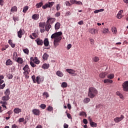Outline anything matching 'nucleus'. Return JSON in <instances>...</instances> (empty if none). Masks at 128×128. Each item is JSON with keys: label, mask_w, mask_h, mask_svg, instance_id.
<instances>
[{"label": "nucleus", "mask_w": 128, "mask_h": 128, "mask_svg": "<svg viewBox=\"0 0 128 128\" xmlns=\"http://www.w3.org/2000/svg\"><path fill=\"white\" fill-rule=\"evenodd\" d=\"M62 32H56L51 36V38H54V44L55 48L58 46V43L62 40Z\"/></svg>", "instance_id": "nucleus-1"}, {"label": "nucleus", "mask_w": 128, "mask_h": 128, "mask_svg": "<svg viewBox=\"0 0 128 128\" xmlns=\"http://www.w3.org/2000/svg\"><path fill=\"white\" fill-rule=\"evenodd\" d=\"M98 94V90L96 88L91 87L88 88V96L90 98H94Z\"/></svg>", "instance_id": "nucleus-2"}, {"label": "nucleus", "mask_w": 128, "mask_h": 128, "mask_svg": "<svg viewBox=\"0 0 128 128\" xmlns=\"http://www.w3.org/2000/svg\"><path fill=\"white\" fill-rule=\"evenodd\" d=\"M66 72L70 74H73L74 76H78V74L76 73V71L72 69L67 68L66 69Z\"/></svg>", "instance_id": "nucleus-3"}, {"label": "nucleus", "mask_w": 128, "mask_h": 128, "mask_svg": "<svg viewBox=\"0 0 128 128\" xmlns=\"http://www.w3.org/2000/svg\"><path fill=\"white\" fill-rule=\"evenodd\" d=\"M23 70L24 71L23 73L24 74H30V67L28 66V65L26 64L23 68Z\"/></svg>", "instance_id": "nucleus-4"}, {"label": "nucleus", "mask_w": 128, "mask_h": 128, "mask_svg": "<svg viewBox=\"0 0 128 128\" xmlns=\"http://www.w3.org/2000/svg\"><path fill=\"white\" fill-rule=\"evenodd\" d=\"M124 118V115H121L120 117H116L114 118V122H122V120Z\"/></svg>", "instance_id": "nucleus-5"}, {"label": "nucleus", "mask_w": 128, "mask_h": 128, "mask_svg": "<svg viewBox=\"0 0 128 128\" xmlns=\"http://www.w3.org/2000/svg\"><path fill=\"white\" fill-rule=\"evenodd\" d=\"M122 86L124 92H128V81H126L123 83Z\"/></svg>", "instance_id": "nucleus-6"}, {"label": "nucleus", "mask_w": 128, "mask_h": 128, "mask_svg": "<svg viewBox=\"0 0 128 128\" xmlns=\"http://www.w3.org/2000/svg\"><path fill=\"white\" fill-rule=\"evenodd\" d=\"M56 22V19L54 18H48V20L46 21V24H52Z\"/></svg>", "instance_id": "nucleus-7"}, {"label": "nucleus", "mask_w": 128, "mask_h": 128, "mask_svg": "<svg viewBox=\"0 0 128 128\" xmlns=\"http://www.w3.org/2000/svg\"><path fill=\"white\" fill-rule=\"evenodd\" d=\"M24 32L22 31V28L18 32V36L20 38H22V34H24Z\"/></svg>", "instance_id": "nucleus-8"}, {"label": "nucleus", "mask_w": 128, "mask_h": 128, "mask_svg": "<svg viewBox=\"0 0 128 128\" xmlns=\"http://www.w3.org/2000/svg\"><path fill=\"white\" fill-rule=\"evenodd\" d=\"M36 42L38 46H42L44 44V42H42V40L39 38L36 39Z\"/></svg>", "instance_id": "nucleus-9"}, {"label": "nucleus", "mask_w": 128, "mask_h": 128, "mask_svg": "<svg viewBox=\"0 0 128 128\" xmlns=\"http://www.w3.org/2000/svg\"><path fill=\"white\" fill-rule=\"evenodd\" d=\"M32 20H38L40 18V15L38 14H34L32 16Z\"/></svg>", "instance_id": "nucleus-10"}, {"label": "nucleus", "mask_w": 128, "mask_h": 128, "mask_svg": "<svg viewBox=\"0 0 128 128\" xmlns=\"http://www.w3.org/2000/svg\"><path fill=\"white\" fill-rule=\"evenodd\" d=\"M32 112H33L34 114H35V116H40V110L38 109H33Z\"/></svg>", "instance_id": "nucleus-11"}, {"label": "nucleus", "mask_w": 128, "mask_h": 128, "mask_svg": "<svg viewBox=\"0 0 128 128\" xmlns=\"http://www.w3.org/2000/svg\"><path fill=\"white\" fill-rule=\"evenodd\" d=\"M124 12V10H120L118 12V14L116 16L117 18L120 19L122 18V13Z\"/></svg>", "instance_id": "nucleus-12"}, {"label": "nucleus", "mask_w": 128, "mask_h": 128, "mask_svg": "<svg viewBox=\"0 0 128 128\" xmlns=\"http://www.w3.org/2000/svg\"><path fill=\"white\" fill-rule=\"evenodd\" d=\"M50 28H52L50 24V23H46V24L45 26L46 30V32H49Z\"/></svg>", "instance_id": "nucleus-13"}, {"label": "nucleus", "mask_w": 128, "mask_h": 128, "mask_svg": "<svg viewBox=\"0 0 128 128\" xmlns=\"http://www.w3.org/2000/svg\"><path fill=\"white\" fill-rule=\"evenodd\" d=\"M90 32L92 34H95L96 33L98 34V30H95L94 28H91L90 30Z\"/></svg>", "instance_id": "nucleus-14"}, {"label": "nucleus", "mask_w": 128, "mask_h": 128, "mask_svg": "<svg viewBox=\"0 0 128 128\" xmlns=\"http://www.w3.org/2000/svg\"><path fill=\"white\" fill-rule=\"evenodd\" d=\"M44 44L45 46H48V44H50V42H48V39L46 38L44 40Z\"/></svg>", "instance_id": "nucleus-15"}, {"label": "nucleus", "mask_w": 128, "mask_h": 128, "mask_svg": "<svg viewBox=\"0 0 128 128\" xmlns=\"http://www.w3.org/2000/svg\"><path fill=\"white\" fill-rule=\"evenodd\" d=\"M0 104H2V106L3 108H6V105L8 104V102H2L1 101L0 102Z\"/></svg>", "instance_id": "nucleus-16"}, {"label": "nucleus", "mask_w": 128, "mask_h": 128, "mask_svg": "<svg viewBox=\"0 0 128 128\" xmlns=\"http://www.w3.org/2000/svg\"><path fill=\"white\" fill-rule=\"evenodd\" d=\"M54 28H55V30H60V23L58 22H56V24H55V26H54Z\"/></svg>", "instance_id": "nucleus-17"}, {"label": "nucleus", "mask_w": 128, "mask_h": 128, "mask_svg": "<svg viewBox=\"0 0 128 128\" xmlns=\"http://www.w3.org/2000/svg\"><path fill=\"white\" fill-rule=\"evenodd\" d=\"M2 100L3 102H7V100H10V96H6L2 98Z\"/></svg>", "instance_id": "nucleus-18"}, {"label": "nucleus", "mask_w": 128, "mask_h": 128, "mask_svg": "<svg viewBox=\"0 0 128 128\" xmlns=\"http://www.w3.org/2000/svg\"><path fill=\"white\" fill-rule=\"evenodd\" d=\"M14 114H20V112H22V109L19 108H15L14 110Z\"/></svg>", "instance_id": "nucleus-19"}, {"label": "nucleus", "mask_w": 128, "mask_h": 128, "mask_svg": "<svg viewBox=\"0 0 128 128\" xmlns=\"http://www.w3.org/2000/svg\"><path fill=\"white\" fill-rule=\"evenodd\" d=\"M42 68L44 70H48V68H50V64H44L42 66Z\"/></svg>", "instance_id": "nucleus-20"}, {"label": "nucleus", "mask_w": 128, "mask_h": 128, "mask_svg": "<svg viewBox=\"0 0 128 128\" xmlns=\"http://www.w3.org/2000/svg\"><path fill=\"white\" fill-rule=\"evenodd\" d=\"M56 74L58 76H60V78H62V77L64 76V73H62V72L60 70H58V71L56 72Z\"/></svg>", "instance_id": "nucleus-21"}, {"label": "nucleus", "mask_w": 128, "mask_h": 128, "mask_svg": "<svg viewBox=\"0 0 128 128\" xmlns=\"http://www.w3.org/2000/svg\"><path fill=\"white\" fill-rule=\"evenodd\" d=\"M6 66H12V61L10 59H8L6 62Z\"/></svg>", "instance_id": "nucleus-22"}, {"label": "nucleus", "mask_w": 128, "mask_h": 128, "mask_svg": "<svg viewBox=\"0 0 128 128\" xmlns=\"http://www.w3.org/2000/svg\"><path fill=\"white\" fill-rule=\"evenodd\" d=\"M106 74H108V73L106 72H102L100 74V78H106Z\"/></svg>", "instance_id": "nucleus-23"}, {"label": "nucleus", "mask_w": 128, "mask_h": 128, "mask_svg": "<svg viewBox=\"0 0 128 128\" xmlns=\"http://www.w3.org/2000/svg\"><path fill=\"white\" fill-rule=\"evenodd\" d=\"M17 62L22 64L24 62V60L22 58H18L17 60Z\"/></svg>", "instance_id": "nucleus-24"}, {"label": "nucleus", "mask_w": 128, "mask_h": 128, "mask_svg": "<svg viewBox=\"0 0 128 128\" xmlns=\"http://www.w3.org/2000/svg\"><path fill=\"white\" fill-rule=\"evenodd\" d=\"M18 8L16 6H14L10 10V12H16Z\"/></svg>", "instance_id": "nucleus-25"}, {"label": "nucleus", "mask_w": 128, "mask_h": 128, "mask_svg": "<svg viewBox=\"0 0 128 128\" xmlns=\"http://www.w3.org/2000/svg\"><path fill=\"white\" fill-rule=\"evenodd\" d=\"M104 84L110 82V84H112V80L110 79H105L104 80Z\"/></svg>", "instance_id": "nucleus-26"}, {"label": "nucleus", "mask_w": 128, "mask_h": 128, "mask_svg": "<svg viewBox=\"0 0 128 128\" xmlns=\"http://www.w3.org/2000/svg\"><path fill=\"white\" fill-rule=\"evenodd\" d=\"M90 125L92 128H96V126H98V124H96V123L92 122H90Z\"/></svg>", "instance_id": "nucleus-27"}, {"label": "nucleus", "mask_w": 128, "mask_h": 128, "mask_svg": "<svg viewBox=\"0 0 128 128\" xmlns=\"http://www.w3.org/2000/svg\"><path fill=\"white\" fill-rule=\"evenodd\" d=\"M42 4H44V3H42V2H40L36 4V7L37 8H41V6H42Z\"/></svg>", "instance_id": "nucleus-28"}, {"label": "nucleus", "mask_w": 128, "mask_h": 128, "mask_svg": "<svg viewBox=\"0 0 128 128\" xmlns=\"http://www.w3.org/2000/svg\"><path fill=\"white\" fill-rule=\"evenodd\" d=\"M33 62H34V64H40V60H38V58L35 57L34 59H33Z\"/></svg>", "instance_id": "nucleus-29"}, {"label": "nucleus", "mask_w": 128, "mask_h": 128, "mask_svg": "<svg viewBox=\"0 0 128 128\" xmlns=\"http://www.w3.org/2000/svg\"><path fill=\"white\" fill-rule=\"evenodd\" d=\"M90 102V98H85L84 100V104H88V103Z\"/></svg>", "instance_id": "nucleus-30"}, {"label": "nucleus", "mask_w": 128, "mask_h": 128, "mask_svg": "<svg viewBox=\"0 0 128 128\" xmlns=\"http://www.w3.org/2000/svg\"><path fill=\"white\" fill-rule=\"evenodd\" d=\"M116 96H120V98H122V99L124 98V96L122 94H120V92L118 91L117 92H116Z\"/></svg>", "instance_id": "nucleus-31"}, {"label": "nucleus", "mask_w": 128, "mask_h": 128, "mask_svg": "<svg viewBox=\"0 0 128 128\" xmlns=\"http://www.w3.org/2000/svg\"><path fill=\"white\" fill-rule=\"evenodd\" d=\"M61 86L63 88H66V86H68V83H66V82H62V84H61Z\"/></svg>", "instance_id": "nucleus-32"}, {"label": "nucleus", "mask_w": 128, "mask_h": 128, "mask_svg": "<svg viewBox=\"0 0 128 128\" xmlns=\"http://www.w3.org/2000/svg\"><path fill=\"white\" fill-rule=\"evenodd\" d=\"M6 96H10V89L8 88L4 92Z\"/></svg>", "instance_id": "nucleus-33"}, {"label": "nucleus", "mask_w": 128, "mask_h": 128, "mask_svg": "<svg viewBox=\"0 0 128 128\" xmlns=\"http://www.w3.org/2000/svg\"><path fill=\"white\" fill-rule=\"evenodd\" d=\"M107 78H110V80H112V78H114V74H108L107 76Z\"/></svg>", "instance_id": "nucleus-34"}, {"label": "nucleus", "mask_w": 128, "mask_h": 128, "mask_svg": "<svg viewBox=\"0 0 128 128\" xmlns=\"http://www.w3.org/2000/svg\"><path fill=\"white\" fill-rule=\"evenodd\" d=\"M39 26L42 28H44V26H46V22L40 23Z\"/></svg>", "instance_id": "nucleus-35"}, {"label": "nucleus", "mask_w": 128, "mask_h": 128, "mask_svg": "<svg viewBox=\"0 0 128 128\" xmlns=\"http://www.w3.org/2000/svg\"><path fill=\"white\" fill-rule=\"evenodd\" d=\"M37 82V84H40V76H37L36 77V82Z\"/></svg>", "instance_id": "nucleus-36"}, {"label": "nucleus", "mask_w": 128, "mask_h": 128, "mask_svg": "<svg viewBox=\"0 0 128 128\" xmlns=\"http://www.w3.org/2000/svg\"><path fill=\"white\" fill-rule=\"evenodd\" d=\"M93 60L94 62H98L100 60V58L98 56H95L93 58Z\"/></svg>", "instance_id": "nucleus-37"}, {"label": "nucleus", "mask_w": 128, "mask_h": 128, "mask_svg": "<svg viewBox=\"0 0 128 128\" xmlns=\"http://www.w3.org/2000/svg\"><path fill=\"white\" fill-rule=\"evenodd\" d=\"M23 52L26 54H28V53L30 52V50H28V48H26L23 50Z\"/></svg>", "instance_id": "nucleus-38"}, {"label": "nucleus", "mask_w": 128, "mask_h": 128, "mask_svg": "<svg viewBox=\"0 0 128 128\" xmlns=\"http://www.w3.org/2000/svg\"><path fill=\"white\" fill-rule=\"evenodd\" d=\"M48 56L46 54H44L42 56L43 60H48Z\"/></svg>", "instance_id": "nucleus-39"}, {"label": "nucleus", "mask_w": 128, "mask_h": 128, "mask_svg": "<svg viewBox=\"0 0 128 128\" xmlns=\"http://www.w3.org/2000/svg\"><path fill=\"white\" fill-rule=\"evenodd\" d=\"M4 76H0V84H4Z\"/></svg>", "instance_id": "nucleus-40"}, {"label": "nucleus", "mask_w": 128, "mask_h": 128, "mask_svg": "<svg viewBox=\"0 0 128 128\" xmlns=\"http://www.w3.org/2000/svg\"><path fill=\"white\" fill-rule=\"evenodd\" d=\"M80 116H86V114L84 112H82L80 114Z\"/></svg>", "instance_id": "nucleus-41"}, {"label": "nucleus", "mask_w": 128, "mask_h": 128, "mask_svg": "<svg viewBox=\"0 0 128 128\" xmlns=\"http://www.w3.org/2000/svg\"><path fill=\"white\" fill-rule=\"evenodd\" d=\"M28 10V6H26L24 8V9H23V12L24 13H26V11Z\"/></svg>", "instance_id": "nucleus-42"}, {"label": "nucleus", "mask_w": 128, "mask_h": 128, "mask_svg": "<svg viewBox=\"0 0 128 128\" xmlns=\"http://www.w3.org/2000/svg\"><path fill=\"white\" fill-rule=\"evenodd\" d=\"M112 32H113V34H116V28L113 27L112 28Z\"/></svg>", "instance_id": "nucleus-43"}, {"label": "nucleus", "mask_w": 128, "mask_h": 128, "mask_svg": "<svg viewBox=\"0 0 128 128\" xmlns=\"http://www.w3.org/2000/svg\"><path fill=\"white\" fill-rule=\"evenodd\" d=\"M75 4H78L79 6H82V2L80 1L76 0Z\"/></svg>", "instance_id": "nucleus-44"}, {"label": "nucleus", "mask_w": 128, "mask_h": 128, "mask_svg": "<svg viewBox=\"0 0 128 128\" xmlns=\"http://www.w3.org/2000/svg\"><path fill=\"white\" fill-rule=\"evenodd\" d=\"M40 107L41 108H42V110H44V108H46V106L44 104H42L40 106Z\"/></svg>", "instance_id": "nucleus-45"}, {"label": "nucleus", "mask_w": 128, "mask_h": 128, "mask_svg": "<svg viewBox=\"0 0 128 128\" xmlns=\"http://www.w3.org/2000/svg\"><path fill=\"white\" fill-rule=\"evenodd\" d=\"M4 86H6L5 84H4L2 85V84H0V90H4Z\"/></svg>", "instance_id": "nucleus-46"}, {"label": "nucleus", "mask_w": 128, "mask_h": 128, "mask_svg": "<svg viewBox=\"0 0 128 128\" xmlns=\"http://www.w3.org/2000/svg\"><path fill=\"white\" fill-rule=\"evenodd\" d=\"M30 64L31 66H32V68H34L36 66L32 62H30Z\"/></svg>", "instance_id": "nucleus-47"}, {"label": "nucleus", "mask_w": 128, "mask_h": 128, "mask_svg": "<svg viewBox=\"0 0 128 128\" xmlns=\"http://www.w3.org/2000/svg\"><path fill=\"white\" fill-rule=\"evenodd\" d=\"M102 32L103 34H106L107 32H108V28L104 29Z\"/></svg>", "instance_id": "nucleus-48"}, {"label": "nucleus", "mask_w": 128, "mask_h": 128, "mask_svg": "<svg viewBox=\"0 0 128 128\" xmlns=\"http://www.w3.org/2000/svg\"><path fill=\"white\" fill-rule=\"evenodd\" d=\"M32 80H33V82L36 84V76L34 75L32 76Z\"/></svg>", "instance_id": "nucleus-49"}, {"label": "nucleus", "mask_w": 128, "mask_h": 128, "mask_svg": "<svg viewBox=\"0 0 128 128\" xmlns=\"http://www.w3.org/2000/svg\"><path fill=\"white\" fill-rule=\"evenodd\" d=\"M48 4L50 8H52L54 4V2H48Z\"/></svg>", "instance_id": "nucleus-50"}, {"label": "nucleus", "mask_w": 128, "mask_h": 128, "mask_svg": "<svg viewBox=\"0 0 128 128\" xmlns=\"http://www.w3.org/2000/svg\"><path fill=\"white\" fill-rule=\"evenodd\" d=\"M52 110H53V108L52 107V106H48V110L49 112H52Z\"/></svg>", "instance_id": "nucleus-51"}, {"label": "nucleus", "mask_w": 128, "mask_h": 128, "mask_svg": "<svg viewBox=\"0 0 128 128\" xmlns=\"http://www.w3.org/2000/svg\"><path fill=\"white\" fill-rule=\"evenodd\" d=\"M66 6H72V4H70V2H66Z\"/></svg>", "instance_id": "nucleus-52"}, {"label": "nucleus", "mask_w": 128, "mask_h": 128, "mask_svg": "<svg viewBox=\"0 0 128 128\" xmlns=\"http://www.w3.org/2000/svg\"><path fill=\"white\" fill-rule=\"evenodd\" d=\"M56 8L57 10H60V4H58L56 6Z\"/></svg>", "instance_id": "nucleus-53"}, {"label": "nucleus", "mask_w": 128, "mask_h": 128, "mask_svg": "<svg viewBox=\"0 0 128 128\" xmlns=\"http://www.w3.org/2000/svg\"><path fill=\"white\" fill-rule=\"evenodd\" d=\"M60 16V12H58L57 13H56L55 14V16H56V18H58V16Z\"/></svg>", "instance_id": "nucleus-54"}, {"label": "nucleus", "mask_w": 128, "mask_h": 128, "mask_svg": "<svg viewBox=\"0 0 128 128\" xmlns=\"http://www.w3.org/2000/svg\"><path fill=\"white\" fill-rule=\"evenodd\" d=\"M76 0H70V2L71 4H76Z\"/></svg>", "instance_id": "nucleus-55"}, {"label": "nucleus", "mask_w": 128, "mask_h": 128, "mask_svg": "<svg viewBox=\"0 0 128 128\" xmlns=\"http://www.w3.org/2000/svg\"><path fill=\"white\" fill-rule=\"evenodd\" d=\"M83 122L84 124H88V120L86 119H84Z\"/></svg>", "instance_id": "nucleus-56"}, {"label": "nucleus", "mask_w": 128, "mask_h": 128, "mask_svg": "<svg viewBox=\"0 0 128 128\" xmlns=\"http://www.w3.org/2000/svg\"><path fill=\"white\" fill-rule=\"evenodd\" d=\"M78 24H80V26H82V24H84V21L80 20L78 22Z\"/></svg>", "instance_id": "nucleus-57"}, {"label": "nucleus", "mask_w": 128, "mask_h": 128, "mask_svg": "<svg viewBox=\"0 0 128 128\" xmlns=\"http://www.w3.org/2000/svg\"><path fill=\"white\" fill-rule=\"evenodd\" d=\"M12 78H13L12 74H9L8 76V78L9 80H12Z\"/></svg>", "instance_id": "nucleus-58"}, {"label": "nucleus", "mask_w": 128, "mask_h": 128, "mask_svg": "<svg viewBox=\"0 0 128 128\" xmlns=\"http://www.w3.org/2000/svg\"><path fill=\"white\" fill-rule=\"evenodd\" d=\"M24 118H20L19 119L20 122H24Z\"/></svg>", "instance_id": "nucleus-59"}, {"label": "nucleus", "mask_w": 128, "mask_h": 128, "mask_svg": "<svg viewBox=\"0 0 128 128\" xmlns=\"http://www.w3.org/2000/svg\"><path fill=\"white\" fill-rule=\"evenodd\" d=\"M0 6H4V0H0Z\"/></svg>", "instance_id": "nucleus-60"}, {"label": "nucleus", "mask_w": 128, "mask_h": 128, "mask_svg": "<svg viewBox=\"0 0 128 128\" xmlns=\"http://www.w3.org/2000/svg\"><path fill=\"white\" fill-rule=\"evenodd\" d=\"M70 48H72V44H68L67 46L68 50H70Z\"/></svg>", "instance_id": "nucleus-61"}, {"label": "nucleus", "mask_w": 128, "mask_h": 128, "mask_svg": "<svg viewBox=\"0 0 128 128\" xmlns=\"http://www.w3.org/2000/svg\"><path fill=\"white\" fill-rule=\"evenodd\" d=\"M66 116L68 118H70V119L72 118V116H70V114L68 113Z\"/></svg>", "instance_id": "nucleus-62"}, {"label": "nucleus", "mask_w": 128, "mask_h": 128, "mask_svg": "<svg viewBox=\"0 0 128 128\" xmlns=\"http://www.w3.org/2000/svg\"><path fill=\"white\" fill-rule=\"evenodd\" d=\"M64 128H68V124H64Z\"/></svg>", "instance_id": "nucleus-63"}, {"label": "nucleus", "mask_w": 128, "mask_h": 128, "mask_svg": "<svg viewBox=\"0 0 128 128\" xmlns=\"http://www.w3.org/2000/svg\"><path fill=\"white\" fill-rule=\"evenodd\" d=\"M12 128H18V126L16 124H13V125H12Z\"/></svg>", "instance_id": "nucleus-64"}]
</instances>
